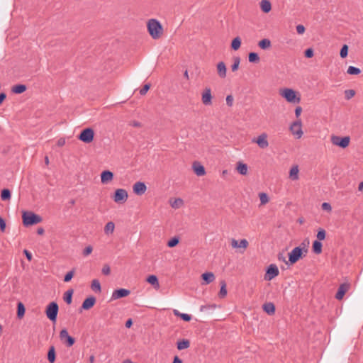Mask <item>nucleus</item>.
<instances>
[{"label":"nucleus","mask_w":363,"mask_h":363,"mask_svg":"<svg viewBox=\"0 0 363 363\" xmlns=\"http://www.w3.org/2000/svg\"><path fill=\"white\" fill-rule=\"evenodd\" d=\"M201 279L203 281V284H208L214 281L215 275L213 272H207L201 274Z\"/></svg>","instance_id":"nucleus-21"},{"label":"nucleus","mask_w":363,"mask_h":363,"mask_svg":"<svg viewBox=\"0 0 363 363\" xmlns=\"http://www.w3.org/2000/svg\"><path fill=\"white\" fill-rule=\"evenodd\" d=\"M220 289L218 293V296L220 298H223L227 295V289H226V283L225 280H221L220 281Z\"/></svg>","instance_id":"nucleus-28"},{"label":"nucleus","mask_w":363,"mask_h":363,"mask_svg":"<svg viewBox=\"0 0 363 363\" xmlns=\"http://www.w3.org/2000/svg\"><path fill=\"white\" fill-rule=\"evenodd\" d=\"M331 142L341 148H346L350 145V138L349 136L340 137L333 135L331 136Z\"/></svg>","instance_id":"nucleus-7"},{"label":"nucleus","mask_w":363,"mask_h":363,"mask_svg":"<svg viewBox=\"0 0 363 363\" xmlns=\"http://www.w3.org/2000/svg\"><path fill=\"white\" fill-rule=\"evenodd\" d=\"M252 142L256 143L262 149H264L269 145V143L267 141V135L266 133H262L259 135L257 138H254Z\"/></svg>","instance_id":"nucleus-14"},{"label":"nucleus","mask_w":363,"mask_h":363,"mask_svg":"<svg viewBox=\"0 0 363 363\" xmlns=\"http://www.w3.org/2000/svg\"><path fill=\"white\" fill-rule=\"evenodd\" d=\"M322 209L330 211L332 210L331 205L329 203L324 202L321 205Z\"/></svg>","instance_id":"nucleus-53"},{"label":"nucleus","mask_w":363,"mask_h":363,"mask_svg":"<svg viewBox=\"0 0 363 363\" xmlns=\"http://www.w3.org/2000/svg\"><path fill=\"white\" fill-rule=\"evenodd\" d=\"M347 73L350 75H357L361 73V69L354 66H350L347 70Z\"/></svg>","instance_id":"nucleus-41"},{"label":"nucleus","mask_w":363,"mask_h":363,"mask_svg":"<svg viewBox=\"0 0 363 363\" xmlns=\"http://www.w3.org/2000/svg\"><path fill=\"white\" fill-rule=\"evenodd\" d=\"M236 169L241 175H246L247 173V165L242 162H238Z\"/></svg>","instance_id":"nucleus-27"},{"label":"nucleus","mask_w":363,"mask_h":363,"mask_svg":"<svg viewBox=\"0 0 363 363\" xmlns=\"http://www.w3.org/2000/svg\"><path fill=\"white\" fill-rule=\"evenodd\" d=\"M260 202L262 204H265L269 201V197L266 193L262 192L259 194Z\"/></svg>","instance_id":"nucleus-47"},{"label":"nucleus","mask_w":363,"mask_h":363,"mask_svg":"<svg viewBox=\"0 0 363 363\" xmlns=\"http://www.w3.org/2000/svg\"><path fill=\"white\" fill-rule=\"evenodd\" d=\"M147 28L150 35L155 40L160 38L163 33V27L157 19H150L147 23Z\"/></svg>","instance_id":"nucleus-2"},{"label":"nucleus","mask_w":363,"mask_h":363,"mask_svg":"<svg viewBox=\"0 0 363 363\" xmlns=\"http://www.w3.org/2000/svg\"><path fill=\"white\" fill-rule=\"evenodd\" d=\"M92 291H94L95 292L101 291V284L98 279L92 280Z\"/></svg>","instance_id":"nucleus-44"},{"label":"nucleus","mask_w":363,"mask_h":363,"mask_svg":"<svg viewBox=\"0 0 363 363\" xmlns=\"http://www.w3.org/2000/svg\"><path fill=\"white\" fill-rule=\"evenodd\" d=\"M25 312H26V308H25L23 303L21 302H18L17 304V317H18V318L21 319L24 316Z\"/></svg>","instance_id":"nucleus-30"},{"label":"nucleus","mask_w":363,"mask_h":363,"mask_svg":"<svg viewBox=\"0 0 363 363\" xmlns=\"http://www.w3.org/2000/svg\"><path fill=\"white\" fill-rule=\"evenodd\" d=\"M258 45L261 49L267 50L271 47V41L267 38H264L258 43Z\"/></svg>","instance_id":"nucleus-34"},{"label":"nucleus","mask_w":363,"mask_h":363,"mask_svg":"<svg viewBox=\"0 0 363 363\" xmlns=\"http://www.w3.org/2000/svg\"><path fill=\"white\" fill-rule=\"evenodd\" d=\"M278 260L284 262L286 264L289 265V263H287V261L286 260L285 257L282 253H279L277 255Z\"/></svg>","instance_id":"nucleus-59"},{"label":"nucleus","mask_w":363,"mask_h":363,"mask_svg":"<svg viewBox=\"0 0 363 363\" xmlns=\"http://www.w3.org/2000/svg\"><path fill=\"white\" fill-rule=\"evenodd\" d=\"M348 55V46L343 45L340 49V55L342 58H345Z\"/></svg>","instance_id":"nucleus-45"},{"label":"nucleus","mask_w":363,"mask_h":363,"mask_svg":"<svg viewBox=\"0 0 363 363\" xmlns=\"http://www.w3.org/2000/svg\"><path fill=\"white\" fill-rule=\"evenodd\" d=\"M74 294V290L72 289H68L63 295L64 301L69 305L72 302V296Z\"/></svg>","instance_id":"nucleus-25"},{"label":"nucleus","mask_w":363,"mask_h":363,"mask_svg":"<svg viewBox=\"0 0 363 363\" xmlns=\"http://www.w3.org/2000/svg\"><path fill=\"white\" fill-rule=\"evenodd\" d=\"M65 138H60V139L57 140V145L59 147H62L63 145H65Z\"/></svg>","instance_id":"nucleus-62"},{"label":"nucleus","mask_w":363,"mask_h":363,"mask_svg":"<svg viewBox=\"0 0 363 363\" xmlns=\"http://www.w3.org/2000/svg\"><path fill=\"white\" fill-rule=\"evenodd\" d=\"M11 194L9 189H4L1 191V199L2 201H7L11 199Z\"/></svg>","instance_id":"nucleus-35"},{"label":"nucleus","mask_w":363,"mask_h":363,"mask_svg":"<svg viewBox=\"0 0 363 363\" xmlns=\"http://www.w3.org/2000/svg\"><path fill=\"white\" fill-rule=\"evenodd\" d=\"M26 86L24 84H17L12 87L11 91L14 94H20L26 90Z\"/></svg>","instance_id":"nucleus-31"},{"label":"nucleus","mask_w":363,"mask_h":363,"mask_svg":"<svg viewBox=\"0 0 363 363\" xmlns=\"http://www.w3.org/2000/svg\"><path fill=\"white\" fill-rule=\"evenodd\" d=\"M114 174L110 170H104L101 173V182L103 184H108L113 179Z\"/></svg>","instance_id":"nucleus-15"},{"label":"nucleus","mask_w":363,"mask_h":363,"mask_svg":"<svg viewBox=\"0 0 363 363\" xmlns=\"http://www.w3.org/2000/svg\"><path fill=\"white\" fill-rule=\"evenodd\" d=\"M147 190L145 184L143 182H137L133 186V191L138 196L143 195Z\"/></svg>","instance_id":"nucleus-11"},{"label":"nucleus","mask_w":363,"mask_h":363,"mask_svg":"<svg viewBox=\"0 0 363 363\" xmlns=\"http://www.w3.org/2000/svg\"><path fill=\"white\" fill-rule=\"evenodd\" d=\"M263 311L269 315H272L275 313L276 308L273 303L267 302L262 306Z\"/></svg>","instance_id":"nucleus-19"},{"label":"nucleus","mask_w":363,"mask_h":363,"mask_svg":"<svg viewBox=\"0 0 363 363\" xmlns=\"http://www.w3.org/2000/svg\"><path fill=\"white\" fill-rule=\"evenodd\" d=\"M192 168L197 176H203L206 174L204 167L199 162H194L192 164Z\"/></svg>","instance_id":"nucleus-17"},{"label":"nucleus","mask_w":363,"mask_h":363,"mask_svg":"<svg viewBox=\"0 0 363 363\" xmlns=\"http://www.w3.org/2000/svg\"><path fill=\"white\" fill-rule=\"evenodd\" d=\"M355 94V91L353 89H347L345 91V97L346 99H350Z\"/></svg>","instance_id":"nucleus-48"},{"label":"nucleus","mask_w":363,"mask_h":363,"mask_svg":"<svg viewBox=\"0 0 363 363\" xmlns=\"http://www.w3.org/2000/svg\"><path fill=\"white\" fill-rule=\"evenodd\" d=\"M56 359V352L54 346H50L48 352V360L50 363H54Z\"/></svg>","instance_id":"nucleus-23"},{"label":"nucleus","mask_w":363,"mask_h":363,"mask_svg":"<svg viewBox=\"0 0 363 363\" xmlns=\"http://www.w3.org/2000/svg\"><path fill=\"white\" fill-rule=\"evenodd\" d=\"M111 272L110 267L108 264H105L102 269V273L104 275H108Z\"/></svg>","instance_id":"nucleus-54"},{"label":"nucleus","mask_w":363,"mask_h":363,"mask_svg":"<svg viewBox=\"0 0 363 363\" xmlns=\"http://www.w3.org/2000/svg\"><path fill=\"white\" fill-rule=\"evenodd\" d=\"M289 177L292 180H296L298 179V167L297 165L294 166L289 171Z\"/></svg>","instance_id":"nucleus-33"},{"label":"nucleus","mask_w":363,"mask_h":363,"mask_svg":"<svg viewBox=\"0 0 363 363\" xmlns=\"http://www.w3.org/2000/svg\"><path fill=\"white\" fill-rule=\"evenodd\" d=\"M248 246V242L245 239H242L240 240L238 247L246 248Z\"/></svg>","instance_id":"nucleus-57"},{"label":"nucleus","mask_w":363,"mask_h":363,"mask_svg":"<svg viewBox=\"0 0 363 363\" xmlns=\"http://www.w3.org/2000/svg\"><path fill=\"white\" fill-rule=\"evenodd\" d=\"M179 242V238L177 236H174L168 240L167 245L169 247H174L177 246Z\"/></svg>","instance_id":"nucleus-40"},{"label":"nucleus","mask_w":363,"mask_h":363,"mask_svg":"<svg viewBox=\"0 0 363 363\" xmlns=\"http://www.w3.org/2000/svg\"><path fill=\"white\" fill-rule=\"evenodd\" d=\"M233 96L232 95H228L226 97V104L229 106H232L233 104Z\"/></svg>","instance_id":"nucleus-55"},{"label":"nucleus","mask_w":363,"mask_h":363,"mask_svg":"<svg viewBox=\"0 0 363 363\" xmlns=\"http://www.w3.org/2000/svg\"><path fill=\"white\" fill-rule=\"evenodd\" d=\"M130 125H133V126H134L135 128H140V127L142 126L141 123H140L138 121H133L130 122Z\"/></svg>","instance_id":"nucleus-61"},{"label":"nucleus","mask_w":363,"mask_h":363,"mask_svg":"<svg viewBox=\"0 0 363 363\" xmlns=\"http://www.w3.org/2000/svg\"><path fill=\"white\" fill-rule=\"evenodd\" d=\"M74 275V269H72L71 271L68 272L64 277V281L65 282H69L72 280Z\"/></svg>","instance_id":"nucleus-46"},{"label":"nucleus","mask_w":363,"mask_h":363,"mask_svg":"<svg viewBox=\"0 0 363 363\" xmlns=\"http://www.w3.org/2000/svg\"><path fill=\"white\" fill-rule=\"evenodd\" d=\"M150 88V84H145L143 87L140 90V95L143 96L146 94Z\"/></svg>","instance_id":"nucleus-50"},{"label":"nucleus","mask_w":363,"mask_h":363,"mask_svg":"<svg viewBox=\"0 0 363 363\" xmlns=\"http://www.w3.org/2000/svg\"><path fill=\"white\" fill-rule=\"evenodd\" d=\"M128 198V192L123 189H117L112 196L113 200L117 203H124Z\"/></svg>","instance_id":"nucleus-8"},{"label":"nucleus","mask_w":363,"mask_h":363,"mask_svg":"<svg viewBox=\"0 0 363 363\" xmlns=\"http://www.w3.org/2000/svg\"><path fill=\"white\" fill-rule=\"evenodd\" d=\"M90 308H91V296H89L84 301L82 306L79 309V312L82 313L83 310H89Z\"/></svg>","instance_id":"nucleus-32"},{"label":"nucleus","mask_w":363,"mask_h":363,"mask_svg":"<svg viewBox=\"0 0 363 363\" xmlns=\"http://www.w3.org/2000/svg\"><path fill=\"white\" fill-rule=\"evenodd\" d=\"M216 306L215 304L213 305H206V306H201L200 308L201 311H203L205 309L208 308H215Z\"/></svg>","instance_id":"nucleus-60"},{"label":"nucleus","mask_w":363,"mask_h":363,"mask_svg":"<svg viewBox=\"0 0 363 363\" xmlns=\"http://www.w3.org/2000/svg\"><path fill=\"white\" fill-rule=\"evenodd\" d=\"M6 225L5 220L0 216V230L4 232Z\"/></svg>","instance_id":"nucleus-52"},{"label":"nucleus","mask_w":363,"mask_h":363,"mask_svg":"<svg viewBox=\"0 0 363 363\" xmlns=\"http://www.w3.org/2000/svg\"><path fill=\"white\" fill-rule=\"evenodd\" d=\"M296 119L291 124L290 130L296 138L299 139L303 135L302 123L301 120L298 118L300 115H296Z\"/></svg>","instance_id":"nucleus-6"},{"label":"nucleus","mask_w":363,"mask_h":363,"mask_svg":"<svg viewBox=\"0 0 363 363\" xmlns=\"http://www.w3.org/2000/svg\"><path fill=\"white\" fill-rule=\"evenodd\" d=\"M172 363H182V360L177 356H174Z\"/></svg>","instance_id":"nucleus-64"},{"label":"nucleus","mask_w":363,"mask_h":363,"mask_svg":"<svg viewBox=\"0 0 363 363\" xmlns=\"http://www.w3.org/2000/svg\"><path fill=\"white\" fill-rule=\"evenodd\" d=\"M314 55V51L312 48H308L304 52V55L306 58H311Z\"/></svg>","instance_id":"nucleus-49"},{"label":"nucleus","mask_w":363,"mask_h":363,"mask_svg":"<svg viewBox=\"0 0 363 363\" xmlns=\"http://www.w3.org/2000/svg\"><path fill=\"white\" fill-rule=\"evenodd\" d=\"M240 62V58L239 57H235L233 58V63L231 65V69L233 72H235L238 69Z\"/></svg>","instance_id":"nucleus-43"},{"label":"nucleus","mask_w":363,"mask_h":363,"mask_svg":"<svg viewBox=\"0 0 363 363\" xmlns=\"http://www.w3.org/2000/svg\"><path fill=\"white\" fill-rule=\"evenodd\" d=\"M322 247H323V244L319 240H314L313 244H312V250L313 252L316 254V255H319L322 252Z\"/></svg>","instance_id":"nucleus-24"},{"label":"nucleus","mask_w":363,"mask_h":363,"mask_svg":"<svg viewBox=\"0 0 363 363\" xmlns=\"http://www.w3.org/2000/svg\"><path fill=\"white\" fill-rule=\"evenodd\" d=\"M179 318L186 322H189L191 320V315L187 313L179 314Z\"/></svg>","instance_id":"nucleus-51"},{"label":"nucleus","mask_w":363,"mask_h":363,"mask_svg":"<svg viewBox=\"0 0 363 363\" xmlns=\"http://www.w3.org/2000/svg\"><path fill=\"white\" fill-rule=\"evenodd\" d=\"M260 7L264 13H269L272 9L271 3L268 0H262L260 3Z\"/></svg>","instance_id":"nucleus-29"},{"label":"nucleus","mask_w":363,"mask_h":363,"mask_svg":"<svg viewBox=\"0 0 363 363\" xmlns=\"http://www.w3.org/2000/svg\"><path fill=\"white\" fill-rule=\"evenodd\" d=\"M78 139L86 143H91V127H87L84 129L81 133L78 135Z\"/></svg>","instance_id":"nucleus-16"},{"label":"nucleus","mask_w":363,"mask_h":363,"mask_svg":"<svg viewBox=\"0 0 363 363\" xmlns=\"http://www.w3.org/2000/svg\"><path fill=\"white\" fill-rule=\"evenodd\" d=\"M279 273V271L277 266L275 264H271L267 267L264 278L266 281H271L277 277Z\"/></svg>","instance_id":"nucleus-10"},{"label":"nucleus","mask_w":363,"mask_h":363,"mask_svg":"<svg viewBox=\"0 0 363 363\" xmlns=\"http://www.w3.org/2000/svg\"><path fill=\"white\" fill-rule=\"evenodd\" d=\"M60 339L67 347H72L75 343V339L69 335L67 329H62L60 332Z\"/></svg>","instance_id":"nucleus-9"},{"label":"nucleus","mask_w":363,"mask_h":363,"mask_svg":"<svg viewBox=\"0 0 363 363\" xmlns=\"http://www.w3.org/2000/svg\"><path fill=\"white\" fill-rule=\"evenodd\" d=\"M305 27L303 25H298L296 26V31L298 34H303L305 32Z\"/></svg>","instance_id":"nucleus-58"},{"label":"nucleus","mask_w":363,"mask_h":363,"mask_svg":"<svg viewBox=\"0 0 363 363\" xmlns=\"http://www.w3.org/2000/svg\"><path fill=\"white\" fill-rule=\"evenodd\" d=\"M280 94L288 102L298 104L300 101V98L297 96L296 92L291 89L286 88L281 90Z\"/></svg>","instance_id":"nucleus-5"},{"label":"nucleus","mask_w":363,"mask_h":363,"mask_svg":"<svg viewBox=\"0 0 363 363\" xmlns=\"http://www.w3.org/2000/svg\"><path fill=\"white\" fill-rule=\"evenodd\" d=\"M22 220L24 226H31L40 223L43 218L39 215L32 211H23Z\"/></svg>","instance_id":"nucleus-3"},{"label":"nucleus","mask_w":363,"mask_h":363,"mask_svg":"<svg viewBox=\"0 0 363 363\" xmlns=\"http://www.w3.org/2000/svg\"><path fill=\"white\" fill-rule=\"evenodd\" d=\"M59 311L58 304L55 301L50 302L45 308L47 318L52 322H55Z\"/></svg>","instance_id":"nucleus-4"},{"label":"nucleus","mask_w":363,"mask_h":363,"mask_svg":"<svg viewBox=\"0 0 363 363\" xmlns=\"http://www.w3.org/2000/svg\"><path fill=\"white\" fill-rule=\"evenodd\" d=\"M248 60L250 62L257 63L259 62V57L256 52H250L248 55Z\"/></svg>","instance_id":"nucleus-37"},{"label":"nucleus","mask_w":363,"mask_h":363,"mask_svg":"<svg viewBox=\"0 0 363 363\" xmlns=\"http://www.w3.org/2000/svg\"><path fill=\"white\" fill-rule=\"evenodd\" d=\"M216 69L218 75L220 78H225L226 77L227 68L223 62H219L217 64Z\"/></svg>","instance_id":"nucleus-20"},{"label":"nucleus","mask_w":363,"mask_h":363,"mask_svg":"<svg viewBox=\"0 0 363 363\" xmlns=\"http://www.w3.org/2000/svg\"><path fill=\"white\" fill-rule=\"evenodd\" d=\"M147 282L150 284L152 286H153L155 288H159L160 284L158 281V278L156 275L151 274L149 275L146 279Z\"/></svg>","instance_id":"nucleus-26"},{"label":"nucleus","mask_w":363,"mask_h":363,"mask_svg":"<svg viewBox=\"0 0 363 363\" xmlns=\"http://www.w3.org/2000/svg\"><path fill=\"white\" fill-rule=\"evenodd\" d=\"M211 91L210 88H206L202 94V102L205 105H210L211 104Z\"/></svg>","instance_id":"nucleus-18"},{"label":"nucleus","mask_w":363,"mask_h":363,"mask_svg":"<svg viewBox=\"0 0 363 363\" xmlns=\"http://www.w3.org/2000/svg\"><path fill=\"white\" fill-rule=\"evenodd\" d=\"M23 254L25 255V256L26 257V258L28 261L30 262L32 260L33 255L30 251H28V250H24Z\"/></svg>","instance_id":"nucleus-56"},{"label":"nucleus","mask_w":363,"mask_h":363,"mask_svg":"<svg viewBox=\"0 0 363 363\" xmlns=\"http://www.w3.org/2000/svg\"><path fill=\"white\" fill-rule=\"evenodd\" d=\"M326 232L323 228H319L316 235L317 240L321 241L325 239Z\"/></svg>","instance_id":"nucleus-42"},{"label":"nucleus","mask_w":363,"mask_h":363,"mask_svg":"<svg viewBox=\"0 0 363 363\" xmlns=\"http://www.w3.org/2000/svg\"><path fill=\"white\" fill-rule=\"evenodd\" d=\"M308 247L307 245L305 242H302L299 246L294 247L289 253V259L287 263L289 265H293L296 263L301 259H303L306 256L308 253Z\"/></svg>","instance_id":"nucleus-1"},{"label":"nucleus","mask_w":363,"mask_h":363,"mask_svg":"<svg viewBox=\"0 0 363 363\" xmlns=\"http://www.w3.org/2000/svg\"><path fill=\"white\" fill-rule=\"evenodd\" d=\"M350 288V284L349 283H343L341 284L337 289V291L335 296V298L337 300H342L345 295V294L348 291Z\"/></svg>","instance_id":"nucleus-12"},{"label":"nucleus","mask_w":363,"mask_h":363,"mask_svg":"<svg viewBox=\"0 0 363 363\" xmlns=\"http://www.w3.org/2000/svg\"><path fill=\"white\" fill-rule=\"evenodd\" d=\"M84 255H89L91 254V245H88L85 247V249L84 250Z\"/></svg>","instance_id":"nucleus-63"},{"label":"nucleus","mask_w":363,"mask_h":363,"mask_svg":"<svg viewBox=\"0 0 363 363\" xmlns=\"http://www.w3.org/2000/svg\"><path fill=\"white\" fill-rule=\"evenodd\" d=\"M183 203L184 201L180 198L175 199L173 201H170L171 206L173 208H179L183 205Z\"/></svg>","instance_id":"nucleus-39"},{"label":"nucleus","mask_w":363,"mask_h":363,"mask_svg":"<svg viewBox=\"0 0 363 363\" xmlns=\"http://www.w3.org/2000/svg\"><path fill=\"white\" fill-rule=\"evenodd\" d=\"M130 294V291L126 289H118L114 290L112 294L111 301L128 296Z\"/></svg>","instance_id":"nucleus-13"},{"label":"nucleus","mask_w":363,"mask_h":363,"mask_svg":"<svg viewBox=\"0 0 363 363\" xmlns=\"http://www.w3.org/2000/svg\"><path fill=\"white\" fill-rule=\"evenodd\" d=\"M190 346V341L188 339H181L177 342V348L179 350H182L189 348Z\"/></svg>","instance_id":"nucleus-22"},{"label":"nucleus","mask_w":363,"mask_h":363,"mask_svg":"<svg viewBox=\"0 0 363 363\" xmlns=\"http://www.w3.org/2000/svg\"><path fill=\"white\" fill-rule=\"evenodd\" d=\"M241 45V39L240 37L235 38L231 43V48L233 50H238Z\"/></svg>","instance_id":"nucleus-36"},{"label":"nucleus","mask_w":363,"mask_h":363,"mask_svg":"<svg viewBox=\"0 0 363 363\" xmlns=\"http://www.w3.org/2000/svg\"><path fill=\"white\" fill-rule=\"evenodd\" d=\"M115 228V224L112 222H108L104 228V232L106 234L112 233Z\"/></svg>","instance_id":"nucleus-38"}]
</instances>
